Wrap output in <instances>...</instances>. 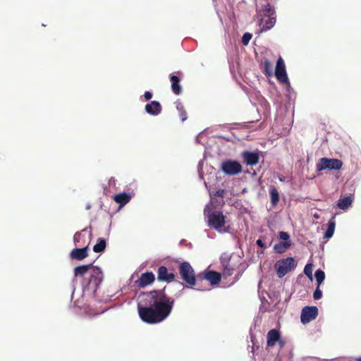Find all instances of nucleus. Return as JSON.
Here are the masks:
<instances>
[{
    "label": "nucleus",
    "mask_w": 361,
    "mask_h": 361,
    "mask_svg": "<svg viewBox=\"0 0 361 361\" xmlns=\"http://www.w3.org/2000/svg\"><path fill=\"white\" fill-rule=\"evenodd\" d=\"M174 302L164 290L144 293L142 300L137 305L139 317L147 324L161 322L171 314Z\"/></svg>",
    "instance_id": "nucleus-1"
},
{
    "label": "nucleus",
    "mask_w": 361,
    "mask_h": 361,
    "mask_svg": "<svg viewBox=\"0 0 361 361\" xmlns=\"http://www.w3.org/2000/svg\"><path fill=\"white\" fill-rule=\"evenodd\" d=\"M179 274L181 279L190 288L198 286L197 275L195 276V271L190 264L184 262L180 264L178 267Z\"/></svg>",
    "instance_id": "nucleus-2"
},
{
    "label": "nucleus",
    "mask_w": 361,
    "mask_h": 361,
    "mask_svg": "<svg viewBox=\"0 0 361 361\" xmlns=\"http://www.w3.org/2000/svg\"><path fill=\"white\" fill-rule=\"evenodd\" d=\"M204 214L207 215V225L217 231H227L225 229L226 216L221 212L215 211L207 214V209H204Z\"/></svg>",
    "instance_id": "nucleus-3"
},
{
    "label": "nucleus",
    "mask_w": 361,
    "mask_h": 361,
    "mask_svg": "<svg viewBox=\"0 0 361 361\" xmlns=\"http://www.w3.org/2000/svg\"><path fill=\"white\" fill-rule=\"evenodd\" d=\"M241 258L239 256L222 255L220 257V262L223 267L222 272L224 277L231 276L233 271L238 267L240 264Z\"/></svg>",
    "instance_id": "nucleus-4"
},
{
    "label": "nucleus",
    "mask_w": 361,
    "mask_h": 361,
    "mask_svg": "<svg viewBox=\"0 0 361 361\" xmlns=\"http://www.w3.org/2000/svg\"><path fill=\"white\" fill-rule=\"evenodd\" d=\"M221 275L215 271H205L197 274L198 286L196 289L199 290H208L207 286H202V283L209 281L210 285L214 286L218 284L221 281Z\"/></svg>",
    "instance_id": "nucleus-5"
},
{
    "label": "nucleus",
    "mask_w": 361,
    "mask_h": 361,
    "mask_svg": "<svg viewBox=\"0 0 361 361\" xmlns=\"http://www.w3.org/2000/svg\"><path fill=\"white\" fill-rule=\"evenodd\" d=\"M295 266L296 264L295 259L291 257H288L287 258L277 261L275 264L277 276L279 278L283 277L292 269H293Z\"/></svg>",
    "instance_id": "nucleus-6"
},
{
    "label": "nucleus",
    "mask_w": 361,
    "mask_h": 361,
    "mask_svg": "<svg viewBox=\"0 0 361 361\" xmlns=\"http://www.w3.org/2000/svg\"><path fill=\"white\" fill-rule=\"evenodd\" d=\"M342 166L343 162L340 159L323 157L319 159L316 164V169L318 171H322L325 169L339 170L341 169Z\"/></svg>",
    "instance_id": "nucleus-7"
},
{
    "label": "nucleus",
    "mask_w": 361,
    "mask_h": 361,
    "mask_svg": "<svg viewBox=\"0 0 361 361\" xmlns=\"http://www.w3.org/2000/svg\"><path fill=\"white\" fill-rule=\"evenodd\" d=\"M221 170L226 175L235 176L241 173L242 166L237 161L227 159L222 161Z\"/></svg>",
    "instance_id": "nucleus-8"
},
{
    "label": "nucleus",
    "mask_w": 361,
    "mask_h": 361,
    "mask_svg": "<svg viewBox=\"0 0 361 361\" xmlns=\"http://www.w3.org/2000/svg\"><path fill=\"white\" fill-rule=\"evenodd\" d=\"M318 308L316 306H306L302 308L300 315V321L306 324L317 318Z\"/></svg>",
    "instance_id": "nucleus-9"
},
{
    "label": "nucleus",
    "mask_w": 361,
    "mask_h": 361,
    "mask_svg": "<svg viewBox=\"0 0 361 361\" xmlns=\"http://www.w3.org/2000/svg\"><path fill=\"white\" fill-rule=\"evenodd\" d=\"M103 279V273L100 268L94 267L90 269V276L89 279V285L92 288L97 290Z\"/></svg>",
    "instance_id": "nucleus-10"
},
{
    "label": "nucleus",
    "mask_w": 361,
    "mask_h": 361,
    "mask_svg": "<svg viewBox=\"0 0 361 361\" xmlns=\"http://www.w3.org/2000/svg\"><path fill=\"white\" fill-rule=\"evenodd\" d=\"M275 75L277 80L282 83H286L288 82L285 63L281 56L279 58L276 62Z\"/></svg>",
    "instance_id": "nucleus-11"
},
{
    "label": "nucleus",
    "mask_w": 361,
    "mask_h": 361,
    "mask_svg": "<svg viewBox=\"0 0 361 361\" xmlns=\"http://www.w3.org/2000/svg\"><path fill=\"white\" fill-rule=\"evenodd\" d=\"M154 280L155 276L152 272H146L141 274L140 278L135 281V283L138 288H142L152 284Z\"/></svg>",
    "instance_id": "nucleus-12"
},
{
    "label": "nucleus",
    "mask_w": 361,
    "mask_h": 361,
    "mask_svg": "<svg viewBox=\"0 0 361 361\" xmlns=\"http://www.w3.org/2000/svg\"><path fill=\"white\" fill-rule=\"evenodd\" d=\"M157 279L159 281L170 283L175 280V274L171 272L169 273L165 266H161L157 271Z\"/></svg>",
    "instance_id": "nucleus-13"
},
{
    "label": "nucleus",
    "mask_w": 361,
    "mask_h": 361,
    "mask_svg": "<svg viewBox=\"0 0 361 361\" xmlns=\"http://www.w3.org/2000/svg\"><path fill=\"white\" fill-rule=\"evenodd\" d=\"M242 157L245 164L249 166L257 164L259 160V155L256 152L245 151L242 154Z\"/></svg>",
    "instance_id": "nucleus-14"
},
{
    "label": "nucleus",
    "mask_w": 361,
    "mask_h": 361,
    "mask_svg": "<svg viewBox=\"0 0 361 361\" xmlns=\"http://www.w3.org/2000/svg\"><path fill=\"white\" fill-rule=\"evenodd\" d=\"M88 246L82 248H75L70 253V257L72 259L81 261L88 256Z\"/></svg>",
    "instance_id": "nucleus-15"
},
{
    "label": "nucleus",
    "mask_w": 361,
    "mask_h": 361,
    "mask_svg": "<svg viewBox=\"0 0 361 361\" xmlns=\"http://www.w3.org/2000/svg\"><path fill=\"white\" fill-rule=\"evenodd\" d=\"M145 111L150 115H159L161 111V106L157 101H152L145 105Z\"/></svg>",
    "instance_id": "nucleus-16"
},
{
    "label": "nucleus",
    "mask_w": 361,
    "mask_h": 361,
    "mask_svg": "<svg viewBox=\"0 0 361 361\" xmlns=\"http://www.w3.org/2000/svg\"><path fill=\"white\" fill-rule=\"evenodd\" d=\"M281 335L279 334V331L276 329H271L270 330L267 336V344L269 347L274 346L277 341L280 340Z\"/></svg>",
    "instance_id": "nucleus-17"
},
{
    "label": "nucleus",
    "mask_w": 361,
    "mask_h": 361,
    "mask_svg": "<svg viewBox=\"0 0 361 361\" xmlns=\"http://www.w3.org/2000/svg\"><path fill=\"white\" fill-rule=\"evenodd\" d=\"M170 80L171 82L172 92L176 95L180 94L182 93V87L180 84V78L178 75H173L171 76Z\"/></svg>",
    "instance_id": "nucleus-18"
},
{
    "label": "nucleus",
    "mask_w": 361,
    "mask_h": 361,
    "mask_svg": "<svg viewBox=\"0 0 361 361\" xmlns=\"http://www.w3.org/2000/svg\"><path fill=\"white\" fill-rule=\"evenodd\" d=\"M130 199L131 196L126 192L116 194L113 196V200L116 203L119 204L120 207H123L126 205L130 202Z\"/></svg>",
    "instance_id": "nucleus-19"
},
{
    "label": "nucleus",
    "mask_w": 361,
    "mask_h": 361,
    "mask_svg": "<svg viewBox=\"0 0 361 361\" xmlns=\"http://www.w3.org/2000/svg\"><path fill=\"white\" fill-rule=\"evenodd\" d=\"M268 18L267 20L261 19L260 24L262 25L261 28L262 32L267 31L272 28L276 24V17L275 16H267Z\"/></svg>",
    "instance_id": "nucleus-20"
},
{
    "label": "nucleus",
    "mask_w": 361,
    "mask_h": 361,
    "mask_svg": "<svg viewBox=\"0 0 361 361\" xmlns=\"http://www.w3.org/2000/svg\"><path fill=\"white\" fill-rule=\"evenodd\" d=\"M92 267V263L78 266L74 268L75 276H83Z\"/></svg>",
    "instance_id": "nucleus-21"
},
{
    "label": "nucleus",
    "mask_w": 361,
    "mask_h": 361,
    "mask_svg": "<svg viewBox=\"0 0 361 361\" xmlns=\"http://www.w3.org/2000/svg\"><path fill=\"white\" fill-rule=\"evenodd\" d=\"M291 246V241L280 242L274 246V250L276 253L282 254L285 252Z\"/></svg>",
    "instance_id": "nucleus-22"
},
{
    "label": "nucleus",
    "mask_w": 361,
    "mask_h": 361,
    "mask_svg": "<svg viewBox=\"0 0 361 361\" xmlns=\"http://www.w3.org/2000/svg\"><path fill=\"white\" fill-rule=\"evenodd\" d=\"M269 195L271 204L273 206L277 205L280 200V196L277 189L274 186L270 187Z\"/></svg>",
    "instance_id": "nucleus-23"
},
{
    "label": "nucleus",
    "mask_w": 361,
    "mask_h": 361,
    "mask_svg": "<svg viewBox=\"0 0 361 361\" xmlns=\"http://www.w3.org/2000/svg\"><path fill=\"white\" fill-rule=\"evenodd\" d=\"M353 200L350 197H345L338 200L337 206L341 209H348L352 204Z\"/></svg>",
    "instance_id": "nucleus-24"
},
{
    "label": "nucleus",
    "mask_w": 361,
    "mask_h": 361,
    "mask_svg": "<svg viewBox=\"0 0 361 361\" xmlns=\"http://www.w3.org/2000/svg\"><path fill=\"white\" fill-rule=\"evenodd\" d=\"M335 227H336V223L334 221V218L333 217L328 222V227L324 233V237L326 238H330L332 237V235L334 233Z\"/></svg>",
    "instance_id": "nucleus-25"
},
{
    "label": "nucleus",
    "mask_w": 361,
    "mask_h": 361,
    "mask_svg": "<svg viewBox=\"0 0 361 361\" xmlns=\"http://www.w3.org/2000/svg\"><path fill=\"white\" fill-rule=\"evenodd\" d=\"M176 109L179 113V117L181 121L183 122L187 120V112L185 109L183 104L180 102H176Z\"/></svg>",
    "instance_id": "nucleus-26"
},
{
    "label": "nucleus",
    "mask_w": 361,
    "mask_h": 361,
    "mask_svg": "<svg viewBox=\"0 0 361 361\" xmlns=\"http://www.w3.org/2000/svg\"><path fill=\"white\" fill-rule=\"evenodd\" d=\"M106 245V243L105 239L100 238H99L97 243L94 245L93 250L94 252H102L105 250Z\"/></svg>",
    "instance_id": "nucleus-27"
},
{
    "label": "nucleus",
    "mask_w": 361,
    "mask_h": 361,
    "mask_svg": "<svg viewBox=\"0 0 361 361\" xmlns=\"http://www.w3.org/2000/svg\"><path fill=\"white\" fill-rule=\"evenodd\" d=\"M262 13L264 17L275 16V11L269 4H267L262 7Z\"/></svg>",
    "instance_id": "nucleus-28"
},
{
    "label": "nucleus",
    "mask_w": 361,
    "mask_h": 361,
    "mask_svg": "<svg viewBox=\"0 0 361 361\" xmlns=\"http://www.w3.org/2000/svg\"><path fill=\"white\" fill-rule=\"evenodd\" d=\"M264 73L267 76H271L273 73L272 64L268 59H265L263 63Z\"/></svg>",
    "instance_id": "nucleus-29"
},
{
    "label": "nucleus",
    "mask_w": 361,
    "mask_h": 361,
    "mask_svg": "<svg viewBox=\"0 0 361 361\" xmlns=\"http://www.w3.org/2000/svg\"><path fill=\"white\" fill-rule=\"evenodd\" d=\"M314 276H315L317 283L318 286H320V285L322 283V282L324 281V280L325 279L324 271L321 269H317L315 271Z\"/></svg>",
    "instance_id": "nucleus-30"
},
{
    "label": "nucleus",
    "mask_w": 361,
    "mask_h": 361,
    "mask_svg": "<svg viewBox=\"0 0 361 361\" xmlns=\"http://www.w3.org/2000/svg\"><path fill=\"white\" fill-rule=\"evenodd\" d=\"M304 274L311 280L312 281V264H307L304 268Z\"/></svg>",
    "instance_id": "nucleus-31"
},
{
    "label": "nucleus",
    "mask_w": 361,
    "mask_h": 361,
    "mask_svg": "<svg viewBox=\"0 0 361 361\" xmlns=\"http://www.w3.org/2000/svg\"><path fill=\"white\" fill-rule=\"evenodd\" d=\"M87 228H85L82 229L80 232H76L75 233L74 237H73V240H74V243L75 245H77L78 243H79L80 242L82 232H85V231H87Z\"/></svg>",
    "instance_id": "nucleus-32"
},
{
    "label": "nucleus",
    "mask_w": 361,
    "mask_h": 361,
    "mask_svg": "<svg viewBox=\"0 0 361 361\" xmlns=\"http://www.w3.org/2000/svg\"><path fill=\"white\" fill-rule=\"evenodd\" d=\"M252 38V35L249 32H245L242 37V43L244 45H247Z\"/></svg>",
    "instance_id": "nucleus-33"
},
{
    "label": "nucleus",
    "mask_w": 361,
    "mask_h": 361,
    "mask_svg": "<svg viewBox=\"0 0 361 361\" xmlns=\"http://www.w3.org/2000/svg\"><path fill=\"white\" fill-rule=\"evenodd\" d=\"M279 235L280 239L284 240V242L290 241V235L287 232L281 231V232H279Z\"/></svg>",
    "instance_id": "nucleus-34"
},
{
    "label": "nucleus",
    "mask_w": 361,
    "mask_h": 361,
    "mask_svg": "<svg viewBox=\"0 0 361 361\" xmlns=\"http://www.w3.org/2000/svg\"><path fill=\"white\" fill-rule=\"evenodd\" d=\"M322 296V292L319 288V286H317L316 290H314L313 293V298L314 300H319Z\"/></svg>",
    "instance_id": "nucleus-35"
},
{
    "label": "nucleus",
    "mask_w": 361,
    "mask_h": 361,
    "mask_svg": "<svg viewBox=\"0 0 361 361\" xmlns=\"http://www.w3.org/2000/svg\"><path fill=\"white\" fill-rule=\"evenodd\" d=\"M225 193H226L225 190L221 189V190H218L216 192L215 195L217 196V197H220L223 198L224 195H225Z\"/></svg>",
    "instance_id": "nucleus-36"
},
{
    "label": "nucleus",
    "mask_w": 361,
    "mask_h": 361,
    "mask_svg": "<svg viewBox=\"0 0 361 361\" xmlns=\"http://www.w3.org/2000/svg\"><path fill=\"white\" fill-rule=\"evenodd\" d=\"M144 97L146 100H149L152 97V93L149 91H147L145 92Z\"/></svg>",
    "instance_id": "nucleus-37"
},
{
    "label": "nucleus",
    "mask_w": 361,
    "mask_h": 361,
    "mask_svg": "<svg viewBox=\"0 0 361 361\" xmlns=\"http://www.w3.org/2000/svg\"><path fill=\"white\" fill-rule=\"evenodd\" d=\"M257 245L262 247V248H265L266 247V245L265 244L262 242V240L261 239H258L256 242Z\"/></svg>",
    "instance_id": "nucleus-38"
}]
</instances>
